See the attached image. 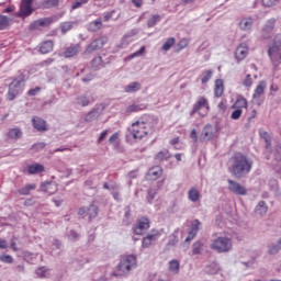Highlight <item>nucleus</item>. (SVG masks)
Returning a JSON list of instances; mask_svg holds the SVG:
<instances>
[{
    "label": "nucleus",
    "mask_w": 281,
    "mask_h": 281,
    "mask_svg": "<svg viewBox=\"0 0 281 281\" xmlns=\"http://www.w3.org/2000/svg\"><path fill=\"white\" fill-rule=\"evenodd\" d=\"M76 104H78L79 106H89V97L88 95H79L76 99Z\"/></svg>",
    "instance_id": "09e8293b"
},
{
    "label": "nucleus",
    "mask_w": 281,
    "mask_h": 281,
    "mask_svg": "<svg viewBox=\"0 0 281 281\" xmlns=\"http://www.w3.org/2000/svg\"><path fill=\"white\" fill-rule=\"evenodd\" d=\"M281 250V238L278 243L268 246V254H278Z\"/></svg>",
    "instance_id": "a18cd8bd"
},
{
    "label": "nucleus",
    "mask_w": 281,
    "mask_h": 281,
    "mask_svg": "<svg viewBox=\"0 0 281 281\" xmlns=\"http://www.w3.org/2000/svg\"><path fill=\"white\" fill-rule=\"evenodd\" d=\"M104 67V64L102 63V57L98 56L91 61V68L94 69V71H98V69H102Z\"/></svg>",
    "instance_id": "c03bdc74"
},
{
    "label": "nucleus",
    "mask_w": 281,
    "mask_h": 281,
    "mask_svg": "<svg viewBox=\"0 0 281 281\" xmlns=\"http://www.w3.org/2000/svg\"><path fill=\"white\" fill-rule=\"evenodd\" d=\"M244 87H251L254 85V79H251V75H247L243 81Z\"/></svg>",
    "instance_id": "0e129e2a"
},
{
    "label": "nucleus",
    "mask_w": 281,
    "mask_h": 281,
    "mask_svg": "<svg viewBox=\"0 0 281 281\" xmlns=\"http://www.w3.org/2000/svg\"><path fill=\"white\" fill-rule=\"evenodd\" d=\"M88 30L90 32H98V30H102V19H97L89 23Z\"/></svg>",
    "instance_id": "4c0bfd02"
},
{
    "label": "nucleus",
    "mask_w": 281,
    "mask_h": 281,
    "mask_svg": "<svg viewBox=\"0 0 281 281\" xmlns=\"http://www.w3.org/2000/svg\"><path fill=\"white\" fill-rule=\"evenodd\" d=\"M187 196L191 203H199L201 201V190H199V187H191Z\"/></svg>",
    "instance_id": "a211bd4d"
},
{
    "label": "nucleus",
    "mask_w": 281,
    "mask_h": 281,
    "mask_svg": "<svg viewBox=\"0 0 281 281\" xmlns=\"http://www.w3.org/2000/svg\"><path fill=\"white\" fill-rule=\"evenodd\" d=\"M87 216H89V218H95V216H98V206H95V204H91L87 207Z\"/></svg>",
    "instance_id": "8fccbe9b"
},
{
    "label": "nucleus",
    "mask_w": 281,
    "mask_h": 281,
    "mask_svg": "<svg viewBox=\"0 0 281 281\" xmlns=\"http://www.w3.org/2000/svg\"><path fill=\"white\" fill-rule=\"evenodd\" d=\"M72 25L71 22H65L61 24V33L63 34H67V32H69V30H71Z\"/></svg>",
    "instance_id": "e2e57ef3"
},
{
    "label": "nucleus",
    "mask_w": 281,
    "mask_h": 281,
    "mask_svg": "<svg viewBox=\"0 0 281 281\" xmlns=\"http://www.w3.org/2000/svg\"><path fill=\"white\" fill-rule=\"evenodd\" d=\"M60 0H44L42 2V7L49 9V8H58Z\"/></svg>",
    "instance_id": "de8ad7c7"
},
{
    "label": "nucleus",
    "mask_w": 281,
    "mask_h": 281,
    "mask_svg": "<svg viewBox=\"0 0 281 281\" xmlns=\"http://www.w3.org/2000/svg\"><path fill=\"white\" fill-rule=\"evenodd\" d=\"M104 190H109L111 192V194H113V192H120V186L115 184V183H104L103 184Z\"/></svg>",
    "instance_id": "864d4df0"
},
{
    "label": "nucleus",
    "mask_w": 281,
    "mask_h": 281,
    "mask_svg": "<svg viewBox=\"0 0 281 281\" xmlns=\"http://www.w3.org/2000/svg\"><path fill=\"white\" fill-rule=\"evenodd\" d=\"M78 52H80V44H76L66 48L64 56L65 58H74V56L78 55Z\"/></svg>",
    "instance_id": "cd10ccee"
},
{
    "label": "nucleus",
    "mask_w": 281,
    "mask_h": 281,
    "mask_svg": "<svg viewBox=\"0 0 281 281\" xmlns=\"http://www.w3.org/2000/svg\"><path fill=\"white\" fill-rule=\"evenodd\" d=\"M276 23L277 20L274 18H271L268 21H266L261 30V38H263V41H269V38L273 36V32H276Z\"/></svg>",
    "instance_id": "1a4fd4ad"
},
{
    "label": "nucleus",
    "mask_w": 281,
    "mask_h": 281,
    "mask_svg": "<svg viewBox=\"0 0 281 281\" xmlns=\"http://www.w3.org/2000/svg\"><path fill=\"white\" fill-rule=\"evenodd\" d=\"M89 262H90L89 257L82 256V257L76 258L75 261H74V265L75 266L77 265L79 267V269H81V267L83 265H89Z\"/></svg>",
    "instance_id": "3c124183"
},
{
    "label": "nucleus",
    "mask_w": 281,
    "mask_h": 281,
    "mask_svg": "<svg viewBox=\"0 0 281 281\" xmlns=\"http://www.w3.org/2000/svg\"><path fill=\"white\" fill-rule=\"evenodd\" d=\"M214 72H212V70H206L202 74V78H201V82L202 85H205L207 82H210V80L212 79Z\"/></svg>",
    "instance_id": "603ef678"
},
{
    "label": "nucleus",
    "mask_w": 281,
    "mask_h": 281,
    "mask_svg": "<svg viewBox=\"0 0 281 281\" xmlns=\"http://www.w3.org/2000/svg\"><path fill=\"white\" fill-rule=\"evenodd\" d=\"M32 122L36 131H40L41 133L47 131V123L45 122V120L35 116L32 119Z\"/></svg>",
    "instance_id": "4be33fe9"
},
{
    "label": "nucleus",
    "mask_w": 281,
    "mask_h": 281,
    "mask_svg": "<svg viewBox=\"0 0 281 281\" xmlns=\"http://www.w3.org/2000/svg\"><path fill=\"white\" fill-rule=\"evenodd\" d=\"M260 136L265 139L266 142V148L269 149V146H271V137L269 136V133L267 132H260Z\"/></svg>",
    "instance_id": "13d9d810"
},
{
    "label": "nucleus",
    "mask_w": 281,
    "mask_h": 281,
    "mask_svg": "<svg viewBox=\"0 0 281 281\" xmlns=\"http://www.w3.org/2000/svg\"><path fill=\"white\" fill-rule=\"evenodd\" d=\"M159 21H161V15H159V14L151 15L147 21V26L155 27V25H157V23H159Z\"/></svg>",
    "instance_id": "49530a36"
},
{
    "label": "nucleus",
    "mask_w": 281,
    "mask_h": 281,
    "mask_svg": "<svg viewBox=\"0 0 281 281\" xmlns=\"http://www.w3.org/2000/svg\"><path fill=\"white\" fill-rule=\"evenodd\" d=\"M157 126V120L153 117H147L145 121L139 120L132 124L128 130L130 133L127 137H133L136 142L145 139V137H150L153 133H155V128Z\"/></svg>",
    "instance_id": "f257e3e1"
},
{
    "label": "nucleus",
    "mask_w": 281,
    "mask_h": 281,
    "mask_svg": "<svg viewBox=\"0 0 281 281\" xmlns=\"http://www.w3.org/2000/svg\"><path fill=\"white\" fill-rule=\"evenodd\" d=\"M269 210V207L267 206V203H265V201H260L255 209V212L258 216H265V214H267V211Z\"/></svg>",
    "instance_id": "2f4dec72"
},
{
    "label": "nucleus",
    "mask_w": 281,
    "mask_h": 281,
    "mask_svg": "<svg viewBox=\"0 0 281 281\" xmlns=\"http://www.w3.org/2000/svg\"><path fill=\"white\" fill-rule=\"evenodd\" d=\"M137 29H134L130 32V34H126L121 42V49H124V47H126V45H128V43H131L132 40H130L132 36H135L137 34Z\"/></svg>",
    "instance_id": "72a5a7b5"
},
{
    "label": "nucleus",
    "mask_w": 281,
    "mask_h": 281,
    "mask_svg": "<svg viewBox=\"0 0 281 281\" xmlns=\"http://www.w3.org/2000/svg\"><path fill=\"white\" fill-rule=\"evenodd\" d=\"M10 25V19L5 15H0V30H5Z\"/></svg>",
    "instance_id": "6e6d98bb"
},
{
    "label": "nucleus",
    "mask_w": 281,
    "mask_h": 281,
    "mask_svg": "<svg viewBox=\"0 0 281 281\" xmlns=\"http://www.w3.org/2000/svg\"><path fill=\"white\" fill-rule=\"evenodd\" d=\"M32 190H36L35 184H25L22 189L19 190V194H22V196H27Z\"/></svg>",
    "instance_id": "37998d69"
},
{
    "label": "nucleus",
    "mask_w": 281,
    "mask_h": 281,
    "mask_svg": "<svg viewBox=\"0 0 281 281\" xmlns=\"http://www.w3.org/2000/svg\"><path fill=\"white\" fill-rule=\"evenodd\" d=\"M155 159L156 161H166V159H170V151H168V149H162L157 153Z\"/></svg>",
    "instance_id": "ea45409f"
},
{
    "label": "nucleus",
    "mask_w": 281,
    "mask_h": 281,
    "mask_svg": "<svg viewBox=\"0 0 281 281\" xmlns=\"http://www.w3.org/2000/svg\"><path fill=\"white\" fill-rule=\"evenodd\" d=\"M0 261L5 265H12V262H14V258L10 255H0Z\"/></svg>",
    "instance_id": "4d7b16f0"
},
{
    "label": "nucleus",
    "mask_w": 281,
    "mask_h": 281,
    "mask_svg": "<svg viewBox=\"0 0 281 281\" xmlns=\"http://www.w3.org/2000/svg\"><path fill=\"white\" fill-rule=\"evenodd\" d=\"M249 54V45L247 43H241L237 46L235 50V58L240 63V60H245Z\"/></svg>",
    "instance_id": "dca6fc26"
},
{
    "label": "nucleus",
    "mask_w": 281,
    "mask_h": 281,
    "mask_svg": "<svg viewBox=\"0 0 281 281\" xmlns=\"http://www.w3.org/2000/svg\"><path fill=\"white\" fill-rule=\"evenodd\" d=\"M209 111H210V102L204 97H201L194 103L193 109L190 112V117H194L195 113H199L201 117H205Z\"/></svg>",
    "instance_id": "423d86ee"
},
{
    "label": "nucleus",
    "mask_w": 281,
    "mask_h": 281,
    "mask_svg": "<svg viewBox=\"0 0 281 281\" xmlns=\"http://www.w3.org/2000/svg\"><path fill=\"white\" fill-rule=\"evenodd\" d=\"M142 89V83L138 81L131 82L130 85L125 86L126 93H135Z\"/></svg>",
    "instance_id": "473e14b6"
},
{
    "label": "nucleus",
    "mask_w": 281,
    "mask_h": 281,
    "mask_svg": "<svg viewBox=\"0 0 281 281\" xmlns=\"http://www.w3.org/2000/svg\"><path fill=\"white\" fill-rule=\"evenodd\" d=\"M102 113L101 109H93L92 111H90L86 117L85 121L86 122H93L95 120H98V117H100V114Z\"/></svg>",
    "instance_id": "7c9ffc66"
},
{
    "label": "nucleus",
    "mask_w": 281,
    "mask_h": 281,
    "mask_svg": "<svg viewBox=\"0 0 281 281\" xmlns=\"http://www.w3.org/2000/svg\"><path fill=\"white\" fill-rule=\"evenodd\" d=\"M161 175H164V169H161V167H159V166H155L148 170L147 177L151 181H157V179H159V177H161Z\"/></svg>",
    "instance_id": "412c9836"
},
{
    "label": "nucleus",
    "mask_w": 281,
    "mask_h": 281,
    "mask_svg": "<svg viewBox=\"0 0 281 281\" xmlns=\"http://www.w3.org/2000/svg\"><path fill=\"white\" fill-rule=\"evenodd\" d=\"M225 93V86L223 79H216L214 86V95L215 98H221Z\"/></svg>",
    "instance_id": "b1692460"
},
{
    "label": "nucleus",
    "mask_w": 281,
    "mask_h": 281,
    "mask_svg": "<svg viewBox=\"0 0 281 281\" xmlns=\"http://www.w3.org/2000/svg\"><path fill=\"white\" fill-rule=\"evenodd\" d=\"M232 247H234V241L227 235L218 236L211 244V249L217 251V254H227V251H232Z\"/></svg>",
    "instance_id": "20e7f679"
},
{
    "label": "nucleus",
    "mask_w": 281,
    "mask_h": 281,
    "mask_svg": "<svg viewBox=\"0 0 281 281\" xmlns=\"http://www.w3.org/2000/svg\"><path fill=\"white\" fill-rule=\"evenodd\" d=\"M157 192H159V186H154L147 191V202L153 203L155 201V196H157Z\"/></svg>",
    "instance_id": "e433bc0d"
},
{
    "label": "nucleus",
    "mask_w": 281,
    "mask_h": 281,
    "mask_svg": "<svg viewBox=\"0 0 281 281\" xmlns=\"http://www.w3.org/2000/svg\"><path fill=\"white\" fill-rule=\"evenodd\" d=\"M256 20L251 16H245L239 20L238 27L241 32H251Z\"/></svg>",
    "instance_id": "ddd939ff"
},
{
    "label": "nucleus",
    "mask_w": 281,
    "mask_h": 281,
    "mask_svg": "<svg viewBox=\"0 0 281 281\" xmlns=\"http://www.w3.org/2000/svg\"><path fill=\"white\" fill-rule=\"evenodd\" d=\"M278 1L280 0H261L262 5H265V8H271L273 5H276V3H278Z\"/></svg>",
    "instance_id": "680f3d73"
},
{
    "label": "nucleus",
    "mask_w": 281,
    "mask_h": 281,
    "mask_svg": "<svg viewBox=\"0 0 281 281\" xmlns=\"http://www.w3.org/2000/svg\"><path fill=\"white\" fill-rule=\"evenodd\" d=\"M146 109V104L134 102L133 104L125 108V115H131V113H137L139 111H144Z\"/></svg>",
    "instance_id": "aec40b11"
},
{
    "label": "nucleus",
    "mask_w": 281,
    "mask_h": 281,
    "mask_svg": "<svg viewBox=\"0 0 281 281\" xmlns=\"http://www.w3.org/2000/svg\"><path fill=\"white\" fill-rule=\"evenodd\" d=\"M268 56L273 65H280L281 63V34L274 36L272 44L268 49Z\"/></svg>",
    "instance_id": "39448f33"
},
{
    "label": "nucleus",
    "mask_w": 281,
    "mask_h": 281,
    "mask_svg": "<svg viewBox=\"0 0 281 281\" xmlns=\"http://www.w3.org/2000/svg\"><path fill=\"white\" fill-rule=\"evenodd\" d=\"M271 157H274L276 161H281V145H278L273 154H270L268 159H271Z\"/></svg>",
    "instance_id": "5fc2aeb1"
},
{
    "label": "nucleus",
    "mask_w": 281,
    "mask_h": 281,
    "mask_svg": "<svg viewBox=\"0 0 281 281\" xmlns=\"http://www.w3.org/2000/svg\"><path fill=\"white\" fill-rule=\"evenodd\" d=\"M200 227H201V222H199V220H194L191 223V227H190L189 234L186 238V243H190V240H194V238L199 234Z\"/></svg>",
    "instance_id": "f3484780"
},
{
    "label": "nucleus",
    "mask_w": 281,
    "mask_h": 281,
    "mask_svg": "<svg viewBox=\"0 0 281 281\" xmlns=\"http://www.w3.org/2000/svg\"><path fill=\"white\" fill-rule=\"evenodd\" d=\"M150 229V221L147 217H142L133 227V232L136 236H142Z\"/></svg>",
    "instance_id": "9d476101"
},
{
    "label": "nucleus",
    "mask_w": 281,
    "mask_h": 281,
    "mask_svg": "<svg viewBox=\"0 0 281 281\" xmlns=\"http://www.w3.org/2000/svg\"><path fill=\"white\" fill-rule=\"evenodd\" d=\"M188 47V40L183 38L178 43L179 50L186 49Z\"/></svg>",
    "instance_id": "774afa93"
},
{
    "label": "nucleus",
    "mask_w": 281,
    "mask_h": 281,
    "mask_svg": "<svg viewBox=\"0 0 281 281\" xmlns=\"http://www.w3.org/2000/svg\"><path fill=\"white\" fill-rule=\"evenodd\" d=\"M203 247H204V244L201 240L195 241L192 245V255L199 256V255L203 254Z\"/></svg>",
    "instance_id": "58836bf2"
},
{
    "label": "nucleus",
    "mask_w": 281,
    "mask_h": 281,
    "mask_svg": "<svg viewBox=\"0 0 281 281\" xmlns=\"http://www.w3.org/2000/svg\"><path fill=\"white\" fill-rule=\"evenodd\" d=\"M200 139L201 142H210V139H214V127L211 124L204 126Z\"/></svg>",
    "instance_id": "6ab92c4d"
},
{
    "label": "nucleus",
    "mask_w": 281,
    "mask_h": 281,
    "mask_svg": "<svg viewBox=\"0 0 281 281\" xmlns=\"http://www.w3.org/2000/svg\"><path fill=\"white\" fill-rule=\"evenodd\" d=\"M41 188L47 194H54L58 190V187L54 182H42Z\"/></svg>",
    "instance_id": "a878e982"
},
{
    "label": "nucleus",
    "mask_w": 281,
    "mask_h": 281,
    "mask_svg": "<svg viewBox=\"0 0 281 281\" xmlns=\"http://www.w3.org/2000/svg\"><path fill=\"white\" fill-rule=\"evenodd\" d=\"M37 278H49L52 276L50 270L47 267H40L35 270Z\"/></svg>",
    "instance_id": "c9c22d12"
},
{
    "label": "nucleus",
    "mask_w": 281,
    "mask_h": 281,
    "mask_svg": "<svg viewBox=\"0 0 281 281\" xmlns=\"http://www.w3.org/2000/svg\"><path fill=\"white\" fill-rule=\"evenodd\" d=\"M137 267V257L135 255L123 256L117 265L116 276H128Z\"/></svg>",
    "instance_id": "7ed1b4c3"
},
{
    "label": "nucleus",
    "mask_w": 281,
    "mask_h": 281,
    "mask_svg": "<svg viewBox=\"0 0 281 281\" xmlns=\"http://www.w3.org/2000/svg\"><path fill=\"white\" fill-rule=\"evenodd\" d=\"M68 238H69V240H78L79 235L75 231H69L68 232Z\"/></svg>",
    "instance_id": "338daca9"
},
{
    "label": "nucleus",
    "mask_w": 281,
    "mask_h": 281,
    "mask_svg": "<svg viewBox=\"0 0 281 281\" xmlns=\"http://www.w3.org/2000/svg\"><path fill=\"white\" fill-rule=\"evenodd\" d=\"M232 109H239L243 111V109H247V99H245L243 95L237 97L235 103L232 105Z\"/></svg>",
    "instance_id": "c756f323"
},
{
    "label": "nucleus",
    "mask_w": 281,
    "mask_h": 281,
    "mask_svg": "<svg viewBox=\"0 0 281 281\" xmlns=\"http://www.w3.org/2000/svg\"><path fill=\"white\" fill-rule=\"evenodd\" d=\"M113 14H115V10L104 13L103 21H105V23L111 21V19H113Z\"/></svg>",
    "instance_id": "69168bd1"
},
{
    "label": "nucleus",
    "mask_w": 281,
    "mask_h": 281,
    "mask_svg": "<svg viewBox=\"0 0 281 281\" xmlns=\"http://www.w3.org/2000/svg\"><path fill=\"white\" fill-rule=\"evenodd\" d=\"M29 175H41V172H45V166L41 164H33L27 167Z\"/></svg>",
    "instance_id": "bb28decb"
},
{
    "label": "nucleus",
    "mask_w": 281,
    "mask_h": 281,
    "mask_svg": "<svg viewBox=\"0 0 281 281\" xmlns=\"http://www.w3.org/2000/svg\"><path fill=\"white\" fill-rule=\"evenodd\" d=\"M181 269V263L177 259H172L169 261L168 270L172 273V276H177Z\"/></svg>",
    "instance_id": "c85d7f7f"
},
{
    "label": "nucleus",
    "mask_w": 281,
    "mask_h": 281,
    "mask_svg": "<svg viewBox=\"0 0 281 281\" xmlns=\"http://www.w3.org/2000/svg\"><path fill=\"white\" fill-rule=\"evenodd\" d=\"M159 238H161V231L153 229L147 236H145L142 240V247L144 249H148L149 247H153Z\"/></svg>",
    "instance_id": "0eeeda50"
},
{
    "label": "nucleus",
    "mask_w": 281,
    "mask_h": 281,
    "mask_svg": "<svg viewBox=\"0 0 281 281\" xmlns=\"http://www.w3.org/2000/svg\"><path fill=\"white\" fill-rule=\"evenodd\" d=\"M206 273H210L211 276L216 274L218 271H221V266H218L217 262H212L205 269Z\"/></svg>",
    "instance_id": "79ce46f5"
},
{
    "label": "nucleus",
    "mask_w": 281,
    "mask_h": 281,
    "mask_svg": "<svg viewBox=\"0 0 281 281\" xmlns=\"http://www.w3.org/2000/svg\"><path fill=\"white\" fill-rule=\"evenodd\" d=\"M53 49H54V42L52 41L44 42L40 47L41 54H49V52H52Z\"/></svg>",
    "instance_id": "f704fd0d"
},
{
    "label": "nucleus",
    "mask_w": 281,
    "mask_h": 281,
    "mask_svg": "<svg viewBox=\"0 0 281 281\" xmlns=\"http://www.w3.org/2000/svg\"><path fill=\"white\" fill-rule=\"evenodd\" d=\"M32 3H34V0H22L18 16H30L34 12Z\"/></svg>",
    "instance_id": "4468645a"
},
{
    "label": "nucleus",
    "mask_w": 281,
    "mask_h": 281,
    "mask_svg": "<svg viewBox=\"0 0 281 281\" xmlns=\"http://www.w3.org/2000/svg\"><path fill=\"white\" fill-rule=\"evenodd\" d=\"M144 52H146V46H142L139 50H136L132 55L128 56V58H137L139 56H144Z\"/></svg>",
    "instance_id": "bf43d9fd"
},
{
    "label": "nucleus",
    "mask_w": 281,
    "mask_h": 281,
    "mask_svg": "<svg viewBox=\"0 0 281 281\" xmlns=\"http://www.w3.org/2000/svg\"><path fill=\"white\" fill-rule=\"evenodd\" d=\"M7 137L8 139H21V137H23V132L21 131L20 127H13L10 128L7 133Z\"/></svg>",
    "instance_id": "393cba45"
},
{
    "label": "nucleus",
    "mask_w": 281,
    "mask_h": 281,
    "mask_svg": "<svg viewBox=\"0 0 281 281\" xmlns=\"http://www.w3.org/2000/svg\"><path fill=\"white\" fill-rule=\"evenodd\" d=\"M243 115V110L235 109V111L231 114V120H240V116Z\"/></svg>",
    "instance_id": "052dcab7"
},
{
    "label": "nucleus",
    "mask_w": 281,
    "mask_h": 281,
    "mask_svg": "<svg viewBox=\"0 0 281 281\" xmlns=\"http://www.w3.org/2000/svg\"><path fill=\"white\" fill-rule=\"evenodd\" d=\"M23 91V79H14L9 85L8 100H14Z\"/></svg>",
    "instance_id": "6e6552de"
},
{
    "label": "nucleus",
    "mask_w": 281,
    "mask_h": 281,
    "mask_svg": "<svg viewBox=\"0 0 281 281\" xmlns=\"http://www.w3.org/2000/svg\"><path fill=\"white\" fill-rule=\"evenodd\" d=\"M106 45V37H99L94 41H92L87 47H86V54H93V52H98L99 49H102Z\"/></svg>",
    "instance_id": "f8f14e48"
},
{
    "label": "nucleus",
    "mask_w": 281,
    "mask_h": 281,
    "mask_svg": "<svg viewBox=\"0 0 281 281\" xmlns=\"http://www.w3.org/2000/svg\"><path fill=\"white\" fill-rule=\"evenodd\" d=\"M266 90H267V82L260 81L257 85L255 92L252 93V100L256 104H262V95H265Z\"/></svg>",
    "instance_id": "9b49d317"
},
{
    "label": "nucleus",
    "mask_w": 281,
    "mask_h": 281,
    "mask_svg": "<svg viewBox=\"0 0 281 281\" xmlns=\"http://www.w3.org/2000/svg\"><path fill=\"white\" fill-rule=\"evenodd\" d=\"M175 43H177L175 37L167 38L166 42L162 44V52H170V49H172V47L175 46Z\"/></svg>",
    "instance_id": "a19ab883"
},
{
    "label": "nucleus",
    "mask_w": 281,
    "mask_h": 281,
    "mask_svg": "<svg viewBox=\"0 0 281 281\" xmlns=\"http://www.w3.org/2000/svg\"><path fill=\"white\" fill-rule=\"evenodd\" d=\"M251 166H254V162L247 156L237 155L233 161V175L240 179V177L251 172Z\"/></svg>",
    "instance_id": "f03ea898"
},
{
    "label": "nucleus",
    "mask_w": 281,
    "mask_h": 281,
    "mask_svg": "<svg viewBox=\"0 0 281 281\" xmlns=\"http://www.w3.org/2000/svg\"><path fill=\"white\" fill-rule=\"evenodd\" d=\"M228 190L239 196H245V194H247V189L243 184L233 180H228Z\"/></svg>",
    "instance_id": "2eb2a0df"
},
{
    "label": "nucleus",
    "mask_w": 281,
    "mask_h": 281,
    "mask_svg": "<svg viewBox=\"0 0 281 281\" xmlns=\"http://www.w3.org/2000/svg\"><path fill=\"white\" fill-rule=\"evenodd\" d=\"M50 24H52V19L44 18V19H40V20H36L35 22H33L30 25V29L31 30H38V27H47V25H50Z\"/></svg>",
    "instance_id": "5701e85b"
}]
</instances>
